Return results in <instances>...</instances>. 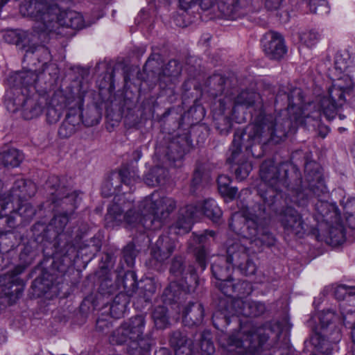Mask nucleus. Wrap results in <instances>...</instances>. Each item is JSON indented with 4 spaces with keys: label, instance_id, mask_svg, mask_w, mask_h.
I'll use <instances>...</instances> for the list:
<instances>
[{
    "label": "nucleus",
    "instance_id": "1",
    "mask_svg": "<svg viewBox=\"0 0 355 355\" xmlns=\"http://www.w3.org/2000/svg\"><path fill=\"white\" fill-rule=\"evenodd\" d=\"M335 69L338 78L329 89L328 94L314 103L303 105V94L300 88L293 89L288 95V106L279 116L259 115L254 123L250 124L243 132L236 131L230 148L229 160L234 162L243 145L247 150L257 144L270 141L279 143L297 125L315 126L322 114L327 120L335 118L338 109L345 103V94H349L355 85L354 67L338 55Z\"/></svg>",
    "mask_w": 355,
    "mask_h": 355
},
{
    "label": "nucleus",
    "instance_id": "2",
    "mask_svg": "<svg viewBox=\"0 0 355 355\" xmlns=\"http://www.w3.org/2000/svg\"><path fill=\"white\" fill-rule=\"evenodd\" d=\"M114 200L116 202L109 207L105 218L107 225L112 227L121 224L123 220L127 227H135L141 223L146 228H151L153 225L155 229L159 228L176 207L173 198L154 192L141 202L139 216L135 213L132 214V203L130 201L121 207L118 202L119 200L116 198Z\"/></svg>",
    "mask_w": 355,
    "mask_h": 355
},
{
    "label": "nucleus",
    "instance_id": "3",
    "mask_svg": "<svg viewBox=\"0 0 355 355\" xmlns=\"http://www.w3.org/2000/svg\"><path fill=\"white\" fill-rule=\"evenodd\" d=\"M38 75L33 71L15 73L8 79L11 87L6 92L5 104L8 111H21L23 117L30 120L39 116L47 105V96L37 89Z\"/></svg>",
    "mask_w": 355,
    "mask_h": 355
},
{
    "label": "nucleus",
    "instance_id": "4",
    "mask_svg": "<svg viewBox=\"0 0 355 355\" xmlns=\"http://www.w3.org/2000/svg\"><path fill=\"white\" fill-rule=\"evenodd\" d=\"M265 208L258 205L251 209L247 208L242 214L234 213L230 223V228L237 234L248 239L251 245L260 248L275 243L274 236L265 227L263 216Z\"/></svg>",
    "mask_w": 355,
    "mask_h": 355
},
{
    "label": "nucleus",
    "instance_id": "5",
    "mask_svg": "<svg viewBox=\"0 0 355 355\" xmlns=\"http://www.w3.org/2000/svg\"><path fill=\"white\" fill-rule=\"evenodd\" d=\"M145 320L142 315L130 318L119 327L111 336L110 343L123 344L130 340L129 352L133 355H144L148 352L152 345L149 338L142 336Z\"/></svg>",
    "mask_w": 355,
    "mask_h": 355
},
{
    "label": "nucleus",
    "instance_id": "6",
    "mask_svg": "<svg viewBox=\"0 0 355 355\" xmlns=\"http://www.w3.org/2000/svg\"><path fill=\"white\" fill-rule=\"evenodd\" d=\"M271 329L268 326L253 328L243 338V333L237 331L231 334L227 340L225 347L232 355H256L268 340Z\"/></svg>",
    "mask_w": 355,
    "mask_h": 355
},
{
    "label": "nucleus",
    "instance_id": "7",
    "mask_svg": "<svg viewBox=\"0 0 355 355\" xmlns=\"http://www.w3.org/2000/svg\"><path fill=\"white\" fill-rule=\"evenodd\" d=\"M277 166L271 160L264 162L260 168V177L263 185L261 184L259 192L263 200L272 204L276 196L287 187V171Z\"/></svg>",
    "mask_w": 355,
    "mask_h": 355
},
{
    "label": "nucleus",
    "instance_id": "8",
    "mask_svg": "<svg viewBox=\"0 0 355 355\" xmlns=\"http://www.w3.org/2000/svg\"><path fill=\"white\" fill-rule=\"evenodd\" d=\"M183 222L179 220L173 227L175 232L181 234L188 232L191 230V223L202 215L206 216L214 223L219 222L222 216V211L215 200L208 199L197 205H189L181 210Z\"/></svg>",
    "mask_w": 355,
    "mask_h": 355
},
{
    "label": "nucleus",
    "instance_id": "9",
    "mask_svg": "<svg viewBox=\"0 0 355 355\" xmlns=\"http://www.w3.org/2000/svg\"><path fill=\"white\" fill-rule=\"evenodd\" d=\"M245 240L247 239L243 237V240L228 244L226 262L232 267L238 268L242 274L248 276L254 275L257 267L250 257V250L244 243Z\"/></svg>",
    "mask_w": 355,
    "mask_h": 355
},
{
    "label": "nucleus",
    "instance_id": "10",
    "mask_svg": "<svg viewBox=\"0 0 355 355\" xmlns=\"http://www.w3.org/2000/svg\"><path fill=\"white\" fill-rule=\"evenodd\" d=\"M170 272L173 277L167 292H176V287L187 291L189 290V284L196 281L195 270L193 267L181 257H176L173 259L170 268Z\"/></svg>",
    "mask_w": 355,
    "mask_h": 355
},
{
    "label": "nucleus",
    "instance_id": "11",
    "mask_svg": "<svg viewBox=\"0 0 355 355\" xmlns=\"http://www.w3.org/2000/svg\"><path fill=\"white\" fill-rule=\"evenodd\" d=\"M5 42L15 44L26 53H34L37 47L43 42L44 37L42 33L23 30H9L3 32Z\"/></svg>",
    "mask_w": 355,
    "mask_h": 355
},
{
    "label": "nucleus",
    "instance_id": "12",
    "mask_svg": "<svg viewBox=\"0 0 355 355\" xmlns=\"http://www.w3.org/2000/svg\"><path fill=\"white\" fill-rule=\"evenodd\" d=\"M64 98L61 93L55 94L49 103L47 107L46 117L50 123L57 122L62 114V110L67 107L69 110L78 109L80 110L83 106V98L81 96L76 97L67 98L66 102L63 105L61 101H64Z\"/></svg>",
    "mask_w": 355,
    "mask_h": 355
},
{
    "label": "nucleus",
    "instance_id": "13",
    "mask_svg": "<svg viewBox=\"0 0 355 355\" xmlns=\"http://www.w3.org/2000/svg\"><path fill=\"white\" fill-rule=\"evenodd\" d=\"M232 266L230 263H225L223 258L220 259L218 263H215L211 266V270L214 277L223 282L220 290L228 296L232 295L234 293L239 291V288L244 287L248 284L245 282H239L234 284L230 279L231 271Z\"/></svg>",
    "mask_w": 355,
    "mask_h": 355
},
{
    "label": "nucleus",
    "instance_id": "14",
    "mask_svg": "<svg viewBox=\"0 0 355 355\" xmlns=\"http://www.w3.org/2000/svg\"><path fill=\"white\" fill-rule=\"evenodd\" d=\"M51 28H47V33L55 32L61 33L60 27L71 28L73 29L82 28L84 26V20L82 15L73 10L59 11L56 15Z\"/></svg>",
    "mask_w": 355,
    "mask_h": 355
},
{
    "label": "nucleus",
    "instance_id": "15",
    "mask_svg": "<svg viewBox=\"0 0 355 355\" xmlns=\"http://www.w3.org/2000/svg\"><path fill=\"white\" fill-rule=\"evenodd\" d=\"M306 180L309 190L316 196L327 193V189L324 184L321 172L318 170V166L315 162H309L305 165Z\"/></svg>",
    "mask_w": 355,
    "mask_h": 355
},
{
    "label": "nucleus",
    "instance_id": "16",
    "mask_svg": "<svg viewBox=\"0 0 355 355\" xmlns=\"http://www.w3.org/2000/svg\"><path fill=\"white\" fill-rule=\"evenodd\" d=\"M281 223L288 234L302 235L305 232V223L297 211L287 207L281 215Z\"/></svg>",
    "mask_w": 355,
    "mask_h": 355
},
{
    "label": "nucleus",
    "instance_id": "17",
    "mask_svg": "<svg viewBox=\"0 0 355 355\" xmlns=\"http://www.w3.org/2000/svg\"><path fill=\"white\" fill-rule=\"evenodd\" d=\"M263 47L265 53L270 59L279 60L286 52L282 37L275 32H270L265 35Z\"/></svg>",
    "mask_w": 355,
    "mask_h": 355
},
{
    "label": "nucleus",
    "instance_id": "18",
    "mask_svg": "<svg viewBox=\"0 0 355 355\" xmlns=\"http://www.w3.org/2000/svg\"><path fill=\"white\" fill-rule=\"evenodd\" d=\"M55 197L53 198V202L60 205L63 209L70 212L77 207L81 200L79 193L77 191L69 193L64 189H58L55 193H52Z\"/></svg>",
    "mask_w": 355,
    "mask_h": 355
},
{
    "label": "nucleus",
    "instance_id": "19",
    "mask_svg": "<svg viewBox=\"0 0 355 355\" xmlns=\"http://www.w3.org/2000/svg\"><path fill=\"white\" fill-rule=\"evenodd\" d=\"M175 247V241L168 236H162L152 248L151 254L158 261H164L173 253Z\"/></svg>",
    "mask_w": 355,
    "mask_h": 355
},
{
    "label": "nucleus",
    "instance_id": "20",
    "mask_svg": "<svg viewBox=\"0 0 355 355\" xmlns=\"http://www.w3.org/2000/svg\"><path fill=\"white\" fill-rule=\"evenodd\" d=\"M253 106L259 110L262 109L263 104L261 96L259 94L253 92L243 91L234 100L233 114H234L240 107L247 109Z\"/></svg>",
    "mask_w": 355,
    "mask_h": 355
},
{
    "label": "nucleus",
    "instance_id": "21",
    "mask_svg": "<svg viewBox=\"0 0 355 355\" xmlns=\"http://www.w3.org/2000/svg\"><path fill=\"white\" fill-rule=\"evenodd\" d=\"M36 191L35 184L24 179H19L15 181L12 188L11 198H17L19 201L26 200L33 196Z\"/></svg>",
    "mask_w": 355,
    "mask_h": 355
},
{
    "label": "nucleus",
    "instance_id": "22",
    "mask_svg": "<svg viewBox=\"0 0 355 355\" xmlns=\"http://www.w3.org/2000/svg\"><path fill=\"white\" fill-rule=\"evenodd\" d=\"M203 317L204 309L200 303L189 304L183 313V321L189 326L200 324Z\"/></svg>",
    "mask_w": 355,
    "mask_h": 355
},
{
    "label": "nucleus",
    "instance_id": "23",
    "mask_svg": "<svg viewBox=\"0 0 355 355\" xmlns=\"http://www.w3.org/2000/svg\"><path fill=\"white\" fill-rule=\"evenodd\" d=\"M325 241L332 246L343 244L345 241V232L343 225L340 223H336L331 226L325 236Z\"/></svg>",
    "mask_w": 355,
    "mask_h": 355
},
{
    "label": "nucleus",
    "instance_id": "24",
    "mask_svg": "<svg viewBox=\"0 0 355 355\" xmlns=\"http://www.w3.org/2000/svg\"><path fill=\"white\" fill-rule=\"evenodd\" d=\"M23 159V154L15 148L0 153V164L5 166H18Z\"/></svg>",
    "mask_w": 355,
    "mask_h": 355
},
{
    "label": "nucleus",
    "instance_id": "25",
    "mask_svg": "<svg viewBox=\"0 0 355 355\" xmlns=\"http://www.w3.org/2000/svg\"><path fill=\"white\" fill-rule=\"evenodd\" d=\"M322 32L317 28L306 29L299 35V39L302 44L308 48L315 46L322 39Z\"/></svg>",
    "mask_w": 355,
    "mask_h": 355
},
{
    "label": "nucleus",
    "instance_id": "26",
    "mask_svg": "<svg viewBox=\"0 0 355 355\" xmlns=\"http://www.w3.org/2000/svg\"><path fill=\"white\" fill-rule=\"evenodd\" d=\"M311 342L316 349L324 355H331L332 351L336 347V342L332 343L325 339L320 333L315 334L311 338Z\"/></svg>",
    "mask_w": 355,
    "mask_h": 355
},
{
    "label": "nucleus",
    "instance_id": "27",
    "mask_svg": "<svg viewBox=\"0 0 355 355\" xmlns=\"http://www.w3.org/2000/svg\"><path fill=\"white\" fill-rule=\"evenodd\" d=\"M315 209L327 223L330 222L332 218H335V221L338 219L336 207L327 201L319 200L315 204Z\"/></svg>",
    "mask_w": 355,
    "mask_h": 355
},
{
    "label": "nucleus",
    "instance_id": "28",
    "mask_svg": "<svg viewBox=\"0 0 355 355\" xmlns=\"http://www.w3.org/2000/svg\"><path fill=\"white\" fill-rule=\"evenodd\" d=\"M217 182L218 191L223 196L230 200H232L236 196L238 190L235 187H230L231 180L227 175H219Z\"/></svg>",
    "mask_w": 355,
    "mask_h": 355
},
{
    "label": "nucleus",
    "instance_id": "29",
    "mask_svg": "<svg viewBox=\"0 0 355 355\" xmlns=\"http://www.w3.org/2000/svg\"><path fill=\"white\" fill-rule=\"evenodd\" d=\"M167 175L166 171L161 167H155L145 178V182L150 187H155L162 183Z\"/></svg>",
    "mask_w": 355,
    "mask_h": 355
},
{
    "label": "nucleus",
    "instance_id": "30",
    "mask_svg": "<svg viewBox=\"0 0 355 355\" xmlns=\"http://www.w3.org/2000/svg\"><path fill=\"white\" fill-rule=\"evenodd\" d=\"M152 318L157 328L164 329L168 327V317L164 306L156 307L153 312Z\"/></svg>",
    "mask_w": 355,
    "mask_h": 355
},
{
    "label": "nucleus",
    "instance_id": "31",
    "mask_svg": "<svg viewBox=\"0 0 355 355\" xmlns=\"http://www.w3.org/2000/svg\"><path fill=\"white\" fill-rule=\"evenodd\" d=\"M117 177L122 183L127 186L132 185L139 178L137 170L130 169L127 166H123L120 169Z\"/></svg>",
    "mask_w": 355,
    "mask_h": 355
},
{
    "label": "nucleus",
    "instance_id": "32",
    "mask_svg": "<svg viewBox=\"0 0 355 355\" xmlns=\"http://www.w3.org/2000/svg\"><path fill=\"white\" fill-rule=\"evenodd\" d=\"M170 343L175 349L187 348L189 351L191 349V340H188L186 336L180 331L173 333Z\"/></svg>",
    "mask_w": 355,
    "mask_h": 355
},
{
    "label": "nucleus",
    "instance_id": "33",
    "mask_svg": "<svg viewBox=\"0 0 355 355\" xmlns=\"http://www.w3.org/2000/svg\"><path fill=\"white\" fill-rule=\"evenodd\" d=\"M310 11L312 13L324 15L329 12L330 8L326 0H311L309 2Z\"/></svg>",
    "mask_w": 355,
    "mask_h": 355
},
{
    "label": "nucleus",
    "instance_id": "34",
    "mask_svg": "<svg viewBox=\"0 0 355 355\" xmlns=\"http://www.w3.org/2000/svg\"><path fill=\"white\" fill-rule=\"evenodd\" d=\"M69 222V214L64 212L63 214H57L52 219L51 225L54 227L55 230L58 233H61L67 223Z\"/></svg>",
    "mask_w": 355,
    "mask_h": 355
},
{
    "label": "nucleus",
    "instance_id": "35",
    "mask_svg": "<svg viewBox=\"0 0 355 355\" xmlns=\"http://www.w3.org/2000/svg\"><path fill=\"white\" fill-rule=\"evenodd\" d=\"M181 72V66L180 63L175 60L168 62L163 71L164 76L168 77H176Z\"/></svg>",
    "mask_w": 355,
    "mask_h": 355
},
{
    "label": "nucleus",
    "instance_id": "36",
    "mask_svg": "<svg viewBox=\"0 0 355 355\" xmlns=\"http://www.w3.org/2000/svg\"><path fill=\"white\" fill-rule=\"evenodd\" d=\"M250 302H251V301L248 300H243L240 298L235 300L232 305L236 309V313L246 317H250V315L247 314V311H250Z\"/></svg>",
    "mask_w": 355,
    "mask_h": 355
},
{
    "label": "nucleus",
    "instance_id": "37",
    "mask_svg": "<svg viewBox=\"0 0 355 355\" xmlns=\"http://www.w3.org/2000/svg\"><path fill=\"white\" fill-rule=\"evenodd\" d=\"M123 287L125 291L131 295L137 288V282L135 280V274L132 272H128L123 279Z\"/></svg>",
    "mask_w": 355,
    "mask_h": 355
},
{
    "label": "nucleus",
    "instance_id": "38",
    "mask_svg": "<svg viewBox=\"0 0 355 355\" xmlns=\"http://www.w3.org/2000/svg\"><path fill=\"white\" fill-rule=\"evenodd\" d=\"M347 295H354L355 287L340 285L335 288L334 295L338 300H344Z\"/></svg>",
    "mask_w": 355,
    "mask_h": 355
},
{
    "label": "nucleus",
    "instance_id": "39",
    "mask_svg": "<svg viewBox=\"0 0 355 355\" xmlns=\"http://www.w3.org/2000/svg\"><path fill=\"white\" fill-rule=\"evenodd\" d=\"M69 121H64L58 130V135L61 138H68L76 132L74 125Z\"/></svg>",
    "mask_w": 355,
    "mask_h": 355
},
{
    "label": "nucleus",
    "instance_id": "40",
    "mask_svg": "<svg viewBox=\"0 0 355 355\" xmlns=\"http://www.w3.org/2000/svg\"><path fill=\"white\" fill-rule=\"evenodd\" d=\"M184 150L181 148H176V145L174 144H172L169 146V152L167 154L168 159L170 161H172L174 166H176L177 164H175L176 162L180 161L182 158L184 156Z\"/></svg>",
    "mask_w": 355,
    "mask_h": 355
},
{
    "label": "nucleus",
    "instance_id": "41",
    "mask_svg": "<svg viewBox=\"0 0 355 355\" xmlns=\"http://www.w3.org/2000/svg\"><path fill=\"white\" fill-rule=\"evenodd\" d=\"M249 306L250 311H247V314L250 315V317L259 316L266 311L265 304L259 302L251 301Z\"/></svg>",
    "mask_w": 355,
    "mask_h": 355
},
{
    "label": "nucleus",
    "instance_id": "42",
    "mask_svg": "<svg viewBox=\"0 0 355 355\" xmlns=\"http://www.w3.org/2000/svg\"><path fill=\"white\" fill-rule=\"evenodd\" d=\"M252 168L250 162H244L241 164L235 171L236 177L240 180H244L249 175Z\"/></svg>",
    "mask_w": 355,
    "mask_h": 355
},
{
    "label": "nucleus",
    "instance_id": "43",
    "mask_svg": "<svg viewBox=\"0 0 355 355\" xmlns=\"http://www.w3.org/2000/svg\"><path fill=\"white\" fill-rule=\"evenodd\" d=\"M336 318L335 313L332 311L328 310L322 312L319 317L322 327L325 328L328 327L329 324L336 320Z\"/></svg>",
    "mask_w": 355,
    "mask_h": 355
},
{
    "label": "nucleus",
    "instance_id": "44",
    "mask_svg": "<svg viewBox=\"0 0 355 355\" xmlns=\"http://www.w3.org/2000/svg\"><path fill=\"white\" fill-rule=\"evenodd\" d=\"M81 110L82 108L80 110H78L77 108L71 110V112L69 113L64 119V121H69V123L74 125L76 130L78 129L81 121V117L80 114Z\"/></svg>",
    "mask_w": 355,
    "mask_h": 355
},
{
    "label": "nucleus",
    "instance_id": "45",
    "mask_svg": "<svg viewBox=\"0 0 355 355\" xmlns=\"http://www.w3.org/2000/svg\"><path fill=\"white\" fill-rule=\"evenodd\" d=\"M196 259L202 270H205L207 266V254L204 248H200L196 252Z\"/></svg>",
    "mask_w": 355,
    "mask_h": 355
},
{
    "label": "nucleus",
    "instance_id": "46",
    "mask_svg": "<svg viewBox=\"0 0 355 355\" xmlns=\"http://www.w3.org/2000/svg\"><path fill=\"white\" fill-rule=\"evenodd\" d=\"M20 214L24 215L27 218H31L35 214L34 208L28 203L21 205L19 207Z\"/></svg>",
    "mask_w": 355,
    "mask_h": 355
},
{
    "label": "nucleus",
    "instance_id": "47",
    "mask_svg": "<svg viewBox=\"0 0 355 355\" xmlns=\"http://www.w3.org/2000/svg\"><path fill=\"white\" fill-rule=\"evenodd\" d=\"M201 349L205 353V355H212L215 352L213 343L208 340H204L202 341Z\"/></svg>",
    "mask_w": 355,
    "mask_h": 355
},
{
    "label": "nucleus",
    "instance_id": "48",
    "mask_svg": "<svg viewBox=\"0 0 355 355\" xmlns=\"http://www.w3.org/2000/svg\"><path fill=\"white\" fill-rule=\"evenodd\" d=\"M124 311V305H120L118 307L116 304V299L114 300L113 304L110 306V313L116 317H119Z\"/></svg>",
    "mask_w": 355,
    "mask_h": 355
},
{
    "label": "nucleus",
    "instance_id": "49",
    "mask_svg": "<svg viewBox=\"0 0 355 355\" xmlns=\"http://www.w3.org/2000/svg\"><path fill=\"white\" fill-rule=\"evenodd\" d=\"M198 0H179L180 6L182 9L187 10L196 5Z\"/></svg>",
    "mask_w": 355,
    "mask_h": 355
},
{
    "label": "nucleus",
    "instance_id": "50",
    "mask_svg": "<svg viewBox=\"0 0 355 355\" xmlns=\"http://www.w3.org/2000/svg\"><path fill=\"white\" fill-rule=\"evenodd\" d=\"M215 234H216V233L213 230H206L205 232V233L199 237V242L200 243L205 242V241L207 240V239L208 237L214 238Z\"/></svg>",
    "mask_w": 355,
    "mask_h": 355
},
{
    "label": "nucleus",
    "instance_id": "51",
    "mask_svg": "<svg viewBox=\"0 0 355 355\" xmlns=\"http://www.w3.org/2000/svg\"><path fill=\"white\" fill-rule=\"evenodd\" d=\"M202 174L200 171H196L192 180V186H197L201 181Z\"/></svg>",
    "mask_w": 355,
    "mask_h": 355
},
{
    "label": "nucleus",
    "instance_id": "52",
    "mask_svg": "<svg viewBox=\"0 0 355 355\" xmlns=\"http://www.w3.org/2000/svg\"><path fill=\"white\" fill-rule=\"evenodd\" d=\"M297 199L294 200V201L298 204L299 205H304V194L302 192H297Z\"/></svg>",
    "mask_w": 355,
    "mask_h": 355
},
{
    "label": "nucleus",
    "instance_id": "53",
    "mask_svg": "<svg viewBox=\"0 0 355 355\" xmlns=\"http://www.w3.org/2000/svg\"><path fill=\"white\" fill-rule=\"evenodd\" d=\"M10 201V198L7 199L6 198H0V212L6 209L7 205Z\"/></svg>",
    "mask_w": 355,
    "mask_h": 355
},
{
    "label": "nucleus",
    "instance_id": "54",
    "mask_svg": "<svg viewBox=\"0 0 355 355\" xmlns=\"http://www.w3.org/2000/svg\"><path fill=\"white\" fill-rule=\"evenodd\" d=\"M146 286H149V288L146 289L150 293H154L156 288L152 279H148Z\"/></svg>",
    "mask_w": 355,
    "mask_h": 355
},
{
    "label": "nucleus",
    "instance_id": "55",
    "mask_svg": "<svg viewBox=\"0 0 355 355\" xmlns=\"http://www.w3.org/2000/svg\"><path fill=\"white\" fill-rule=\"evenodd\" d=\"M347 222L352 229H355V214L347 218Z\"/></svg>",
    "mask_w": 355,
    "mask_h": 355
},
{
    "label": "nucleus",
    "instance_id": "56",
    "mask_svg": "<svg viewBox=\"0 0 355 355\" xmlns=\"http://www.w3.org/2000/svg\"><path fill=\"white\" fill-rule=\"evenodd\" d=\"M347 96H350L349 99V104L355 108V92H352V89L350 91L349 94H347Z\"/></svg>",
    "mask_w": 355,
    "mask_h": 355
},
{
    "label": "nucleus",
    "instance_id": "57",
    "mask_svg": "<svg viewBox=\"0 0 355 355\" xmlns=\"http://www.w3.org/2000/svg\"><path fill=\"white\" fill-rule=\"evenodd\" d=\"M134 157L137 160H139L141 157V152L140 150H136L134 153Z\"/></svg>",
    "mask_w": 355,
    "mask_h": 355
},
{
    "label": "nucleus",
    "instance_id": "58",
    "mask_svg": "<svg viewBox=\"0 0 355 355\" xmlns=\"http://www.w3.org/2000/svg\"><path fill=\"white\" fill-rule=\"evenodd\" d=\"M329 132V129L327 127H324L322 130L320 131V135L322 137H325V136L327 135Z\"/></svg>",
    "mask_w": 355,
    "mask_h": 355
},
{
    "label": "nucleus",
    "instance_id": "59",
    "mask_svg": "<svg viewBox=\"0 0 355 355\" xmlns=\"http://www.w3.org/2000/svg\"><path fill=\"white\" fill-rule=\"evenodd\" d=\"M9 0H0V10L2 8L3 6H5Z\"/></svg>",
    "mask_w": 355,
    "mask_h": 355
},
{
    "label": "nucleus",
    "instance_id": "60",
    "mask_svg": "<svg viewBox=\"0 0 355 355\" xmlns=\"http://www.w3.org/2000/svg\"><path fill=\"white\" fill-rule=\"evenodd\" d=\"M212 3V1L211 0H209V4L207 7L204 8L205 9H207L208 7H209Z\"/></svg>",
    "mask_w": 355,
    "mask_h": 355
},
{
    "label": "nucleus",
    "instance_id": "61",
    "mask_svg": "<svg viewBox=\"0 0 355 355\" xmlns=\"http://www.w3.org/2000/svg\"><path fill=\"white\" fill-rule=\"evenodd\" d=\"M345 116L344 115H343V114H340V115H339V118H340V119H345Z\"/></svg>",
    "mask_w": 355,
    "mask_h": 355
},
{
    "label": "nucleus",
    "instance_id": "62",
    "mask_svg": "<svg viewBox=\"0 0 355 355\" xmlns=\"http://www.w3.org/2000/svg\"><path fill=\"white\" fill-rule=\"evenodd\" d=\"M100 323H101V321L100 320H98L97 321V327L99 328L100 327Z\"/></svg>",
    "mask_w": 355,
    "mask_h": 355
},
{
    "label": "nucleus",
    "instance_id": "63",
    "mask_svg": "<svg viewBox=\"0 0 355 355\" xmlns=\"http://www.w3.org/2000/svg\"><path fill=\"white\" fill-rule=\"evenodd\" d=\"M336 334H337V338H336L338 340H339V332H337Z\"/></svg>",
    "mask_w": 355,
    "mask_h": 355
},
{
    "label": "nucleus",
    "instance_id": "64",
    "mask_svg": "<svg viewBox=\"0 0 355 355\" xmlns=\"http://www.w3.org/2000/svg\"><path fill=\"white\" fill-rule=\"evenodd\" d=\"M217 317H218V316H217V313H214V318H217Z\"/></svg>",
    "mask_w": 355,
    "mask_h": 355
}]
</instances>
